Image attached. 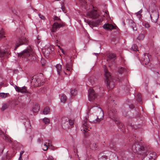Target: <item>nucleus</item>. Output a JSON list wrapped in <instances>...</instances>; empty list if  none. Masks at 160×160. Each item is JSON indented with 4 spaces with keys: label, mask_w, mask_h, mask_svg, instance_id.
<instances>
[{
    "label": "nucleus",
    "mask_w": 160,
    "mask_h": 160,
    "mask_svg": "<svg viewBox=\"0 0 160 160\" xmlns=\"http://www.w3.org/2000/svg\"><path fill=\"white\" fill-rule=\"evenodd\" d=\"M18 56L22 58H28L29 60L31 61L36 59L35 55L32 53V49L29 46H28L26 49L24 50L21 52L18 53Z\"/></svg>",
    "instance_id": "f257e3e1"
},
{
    "label": "nucleus",
    "mask_w": 160,
    "mask_h": 160,
    "mask_svg": "<svg viewBox=\"0 0 160 160\" xmlns=\"http://www.w3.org/2000/svg\"><path fill=\"white\" fill-rule=\"evenodd\" d=\"M104 76L105 77V82L107 88L109 89H112L114 87V82L110 73L106 68H104Z\"/></svg>",
    "instance_id": "f03ea898"
},
{
    "label": "nucleus",
    "mask_w": 160,
    "mask_h": 160,
    "mask_svg": "<svg viewBox=\"0 0 160 160\" xmlns=\"http://www.w3.org/2000/svg\"><path fill=\"white\" fill-rule=\"evenodd\" d=\"M61 123L63 128L67 130L70 126L73 125L74 121L72 120H69L67 117H63L62 118Z\"/></svg>",
    "instance_id": "7ed1b4c3"
},
{
    "label": "nucleus",
    "mask_w": 160,
    "mask_h": 160,
    "mask_svg": "<svg viewBox=\"0 0 160 160\" xmlns=\"http://www.w3.org/2000/svg\"><path fill=\"white\" fill-rule=\"evenodd\" d=\"M108 113L110 118L114 121L115 123H117H117H118L119 122V118L118 117L117 111L115 110L108 108Z\"/></svg>",
    "instance_id": "20e7f679"
},
{
    "label": "nucleus",
    "mask_w": 160,
    "mask_h": 160,
    "mask_svg": "<svg viewBox=\"0 0 160 160\" xmlns=\"http://www.w3.org/2000/svg\"><path fill=\"white\" fill-rule=\"evenodd\" d=\"M156 153L155 152H150L148 151L142 154V160H154Z\"/></svg>",
    "instance_id": "39448f33"
},
{
    "label": "nucleus",
    "mask_w": 160,
    "mask_h": 160,
    "mask_svg": "<svg viewBox=\"0 0 160 160\" xmlns=\"http://www.w3.org/2000/svg\"><path fill=\"white\" fill-rule=\"evenodd\" d=\"M156 153L155 152H150L148 151L142 154V160H154Z\"/></svg>",
    "instance_id": "423d86ee"
},
{
    "label": "nucleus",
    "mask_w": 160,
    "mask_h": 160,
    "mask_svg": "<svg viewBox=\"0 0 160 160\" xmlns=\"http://www.w3.org/2000/svg\"><path fill=\"white\" fill-rule=\"evenodd\" d=\"M28 43V41L26 38H19L16 42L14 50H16L19 46L23 44H27Z\"/></svg>",
    "instance_id": "0eeeda50"
},
{
    "label": "nucleus",
    "mask_w": 160,
    "mask_h": 160,
    "mask_svg": "<svg viewBox=\"0 0 160 160\" xmlns=\"http://www.w3.org/2000/svg\"><path fill=\"white\" fill-rule=\"evenodd\" d=\"M72 65L71 62V61H70L69 62H67L66 64V66L64 68L66 70H64V72L66 75H70L71 72L72 70Z\"/></svg>",
    "instance_id": "6e6552de"
},
{
    "label": "nucleus",
    "mask_w": 160,
    "mask_h": 160,
    "mask_svg": "<svg viewBox=\"0 0 160 160\" xmlns=\"http://www.w3.org/2000/svg\"><path fill=\"white\" fill-rule=\"evenodd\" d=\"M149 61V58L148 54H144L142 55L141 60V62L142 64L144 66H145L148 64Z\"/></svg>",
    "instance_id": "1a4fd4ad"
},
{
    "label": "nucleus",
    "mask_w": 160,
    "mask_h": 160,
    "mask_svg": "<svg viewBox=\"0 0 160 160\" xmlns=\"http://www.w3.org/2000/svg\"><path fill=\"white\" fill-rule=\"evenodd\" d=\"M65 26V24L62 22L61 23H59L58 22H54L52 26V32H55L57 29H58L61 27H63Z\"/></svg>",
    "instance_id": "9d476101"
},
{
    "label": "nucleus",
    "mask_w": 160,
    "mask_h": 160,
    "mask_svg": "<svg viewBox=\"0 0 160 160\" xmlns=\"http://www.w3.org/2000/svg\"><path fill=\"white\" fill-rule=\"evenodd\" d=\"M97 97V95L93 89L91 88L88 90V98L89 101H91L94 100Z\"/></svg>",
    "instance_id": "9b49d317"
},
{
    "label": "nucleus",
    "mask_w": 160,
    "mask_h": 160,
    "mask_svg": "<svg viewBox=\"0 0 160 160\" xmlns=\"http://www.w3.org/2000/svg\"><path fill=\"white\" fill-rule=\"evenodd\" d=\"M87 15L88 17L92 19L96 18L99 16V14L96 10H92L89 11L87 13Z\"/></svg>",
    "instance_id": "f8f14e48"
},
{
    "label": "nucleus",
    "mask_w": 160,
    "mask_h": 160,
    "mask_svg": "<svg viewBox=\"0 0 160 160\" xmlns=\"http://www.w3.org/2000/svg\"><path fill=\"white\" fill-rule=\"evenodd\" d=\"M159 17V14L156 11H153L150 14V18L152 22L156 23Z\"/></svg>",
    "instance_id": "ddd939ff"
},
{
    "label": "nucleus",
    "mask_w": 160,
    "mask_h": 160,
    "mask_svg": "<svg viewBox=\"0 0 160 160\" xmlns=\"http://www.w3.org/2000/svg\"><path fill=\"white\" fill-rule=\"evenodd\" d=\"M87 118H85L84 119V120L83 121V129H82L81 131L83 130L84 132H83L84 133H85V132H88L87 130L88 128V124L87 123Z\"/></svg>",
    "instance_id": "4468645a"
},
{
    "label": "nucleus",
    "mask_w": 160,
    "mask_h": 160,
    "mask_svg": "<svg viewBox=\"0 0 160 160\" xmlns=\"http://www.w3.org/2000/svg\"><path fill=\"white\" fill-rule=\"evenodd\" d=\"M10 53L8 50H2L0 48V58H2L9 55Z\"/></svg>",
    "instance_id": "2eb2a0df"
},
{
    "label": "nucleus",
    "mask_w": 160,
    "mask_h": 160,
    "mask_svg": "<svg viewBox=\"0 0 160 160\" xmlns=\"http://www.w3.org/2000/svg\"><path fill=\"white\" fill-rule=\"evenodd\" d=\"M103 27V28L107 30H111L114 28V27L113 25L109 23L104 24Z\"/></svg>",
    "instance_id": "dca6fc26"
},
{
    "label": "nucleus",
    "mask_w": 160,
    "mask_h": 160,
    "mask_svg": "<svg viewBox=\"0 0 160 160\" xmlns=\"http://www.w3.org/2000/svg\"><path fill=\"white\" fill-rule=\"evenodd\" d=\"M128 23L131 27L132 28L134 31L137 30V28L136 27V24L133 20L132 19H129L128 20Z\"/></svg>",
    "instance_id": "f3484780"
},
{
    "label": "nucleus",
    "mask_w": 160,
    "mask_h": 160,
    "mask_svg": "<svg viewBox=\"0 0 160 160\" xmlns=\"http://www.w3.org/2000/svg\"><path fill=\"white\" fill-rule=\"evenodd\" d=\"M102 21V20L101 19H98L97 22L96 23L94 22H89L88 23V24L90 25V27H96L97 26L99 23H100Z\"/></svg>",
    "instance_id": "a211bd4d"
},
{
    "label": "nucleus",
    "mask_w": 160,
    "mask_h": 160,
    "mask_svg": "<svg viewBox=\"0 0 160 160\" xmlns=\"http://www.w3.org/2000/svg\"><path fill=\"white\" fill-rule=\"evenodd\" d=\"M57 69V72L59 75H60L62 69V66L60 64H58L56 66Z\"/></svg>",
    "instance_id": "6ab92c4d"
},
{
    "label": "nucleus",
    "mask_w": 160,
    "mask_h": 160,
    "mask_svg": "<svg viewBox=\"0 0 160 160\" xmlns=\"http://www.w3.org/2000/svg\"><path fill=\"white\" fill-rule=\"evenodd\" d=\"M118 80L121 82H124L126 83H127L128 82V79L126 77H122L120 79H119V78H118Z\"/></svg>",
    "instance_id": "aec40b11"
},
{
    "label": "nucleus",
    "mask_w": 160,
    "mask_h": 160,
    "mask_svg": "<svg viewBox=\"0 0 160 160\" xmlns=\"http://www.w3.org/2000/svg\"><path fill=\"white\" fill-rule=\"evenodd\" d=\"M39 108L40 107L38 104H36L34 107H33L32 110L34 112H37L39 110Z\"/></svg>",
    "instance_id": "412c9836"
},
{
    "label": "nucleus",
    "mask_w": 160,
    "mask_h": 160,
    "mask_svg": "<svg viewBox=\"0 0 160 160\" xmlns=\"http://www.w3.org/2000/svg\"><path fill=\"white\" fill-rule=\"evenodd\" d=\"M118 125V127L121 129L122 130H123L125 128V127L124 125L122 124V123H121L119 121L118 123H117H117H115Z\"/></svg>",
    "instance_id": "4be33fe9"
},
{
    "label": "nucleus",
    "mask_w": 160,
    "mask_h": 160,
    "mask_svg": "<svg viewBox=\"0 0 160 160\" xmlns=\"http://www.w3.org/2000/svg\"><path fill=\"white\" fill-rule=\"evenodd\" d=\"M67 97L64 94H62L61 97V101L62 102H65L67 100Z\"/></svg>",
    "instance_id": "5701e85b"
},
{
    "label": "nucleus",
    "mask_w": 160,
    "mask_h": 160,
    "mask_svg": "<svg viewBox=\"0 0 160 160\" xmlns=\"http://www.w3.org/2000/svg\"><path fill=\"white\" fill-rule=\"evenodd\" d=\"M2 138L3 139L7 142H12L11 139L5 135L4 134Z\"/></svg>",
    "instance_id": "b1692460"
},
{
    "label": "nucleus",
    "mask_w": 160,
    "mask_h": 160,
    "mask_svg": "<svg viewBox=\"0 0 160 160\" xmlns=\"http://www.w3.org/2000/svg\"><path fill=\"white\" fill-rule=\"evenodd\" d=\"M128 72V70L127 69L123 68H121L118 69V72L120 74H122L123 72Z\"/></svg>",
    "instance_id": "393cba45"
},
{
    "label": "nucleus",
    "mask_w": 160,
    "mask_h": 160,
    "mask_svg": "<svg viewBox=\"0 0 160 160\" xmlns=\"http://www.w3.org/2000/svg\"><path fill=\"white\" fill-rule=\"evenodd\" d=\"M50 112V109L48 107H46L43 110V112L44 114H47Z\"/></svg>",
    "instance_id": "a878e982"
},
{
    "label": "nucleus",
    "mask_w": 160,
    "mask_h": 160,
    "mask_svg": "<svg viewBox=\"0 0 160 160\" xmlns=\"http://www.w3.org/2000/svg\"><path fill=\"white\" fill-rule=\"evenodd\" d=\"M52 47H49L48 48H47L45 50V53H46L47 54H50L52 51Z\"/></svg>",
    "instance_id": "bb28decb"
},
{
    "label": "nucleus",
    "mask_w": 160,
    "mask_h": 160,
    "mask_svg": "<svg viewBox=\"0 0 160 160\" xmlns=\"http://www.w3.org/2000/svg\"><path fill=\"white\" fill-rule=\"evenodd\" d=\"M116 57L115 54L112 53H109L108 54V58L110 59H114Z\"/></svg>",
    "instance_id": "cd10ccee"
},
{
    "label": "nucleus",
    "mask_w": 160,
    "mask_h": 160,
    "mask_svg": "<svg viewBox=\"0 0 160 160\" xmlns=\"http://www.w3.org/2000/svg\"><path fill=\"white\" fill-rule=\"evenodd\" d=\"M20 92L21 93H27L28 91L27 90V88L26 87H23L21 88Z\"/></svg>",
    "instance_id": "c85d7f7f"
},
{
    "label": "nucleus",
    "mask_w": 160,
    "mask_h": 160,
    "mask_svg": "<svg viewBox=\"0 0 160 160\" xmlns=\"http://www.w3.org/2000/svg\"><path fill=\"white\" fill-rule=\"evenodd\" d=\"M98 108L99 109L101 110V111L102 112V118L101 117V118H100L99 119V118L98 117L97 118V121L99 122V121H100L101 119H103V118L104 116V112L101 108Z\"/></svg>",
    "instance_id": "c756f323"
},
{
    "label": "nucleus",
    "mask_w": 160,
    "mask_h": 160,
    "mask_svg": "<svg viewBox=\"0 0 160 160\" xmlns=\"http://www.w3.org/2000/svg\"><path fill=\"white\" fill-rule=\"evenodd\" d=\"M90 148L92 150H95L97 148L96 146V144L95 143L92 144L91 143L90 145Z\"/></svg>",
    "instance_id": "7c9ffc66"
},
{
    "label": "nucleus",
    "mask_w": 160,
    "mask_h": 160,
    "mask_svg": "<svg viewBox=\"0 0 160 160\" xmlns=\"http://www.w3.org/2000/svg\"><path fill=\"white\" fill-rule=\"evenodd\" d=\"M144 37L145 35L144 34H140L138 35L137 38L139 40H142L144 38Z\"/></svg>",
    "instance_id": "2f4dec72"
},
{
    "label": "nucleus",
    "mask_w": 160,
    "mask_h": 160,
    "mask_svg": "<svg viewBox=\"0 0 160 160\" xmlns=\"http://www.w3.org/2000/svg\"><path fill=\"white\" fill-rule=\"evenodd\" d=\"M32 82H34L36 83L37 82V80L36 76H34L32 77L31 78Z\"/></svg>",
    "instance_id": "473e14b6"
},
{
    "label": "nucleus",
    "mask_w": 160,
    "mask_h": 160,
    "mask_svg": "<svg viewBox=\"0 0 160 160\" xmlns=\"http://www.w3.org/2000/svg\"><path fill=\"white\" fill-rule=\"evenodd\" d=\"M8 107V104H4L3 105V106L1 108L2 111H4L5 109H7Z\"/></svg>",
    "instance_id": "72a5a7b5"
},
{
    "label": "nucleus",
    "mask_w": 160,
    "mask_h": 160,
    "mask_svg": "<svg viewBox=\"0 0 160 160\" xmlns=\"http://www.w3.org/2000/svg\"><path fill=\"white\" fill-rule=\"evenodd\" d=\"M142 25L146 28H148L150 27L149 24L148 22H143L142 23Z\"/></svg>",
    "instance_id": "f704fd0d"
},
{
    "label": "nucleus",
    "mask_w": 160,
    "mask_h": 160,
    "mask_svg": "<svg viewBox=\"0 0 160 160\" xmlns=\"http://www.w3.org/2000/svg\"><path fill=\"white\" fill-rule=\"evenodd\" d=\"M43 121L45 124L49 123L50 121V120L46 118H44L43 119Z\"/></svg>",
    "instance_id": "c9c22d12"
},
{
    "label": "nucleus",
    "mask_w": 160,
    "mask_h": 160,
    "mask_svg": "<svg viewBox=\"0 0 160 160\" xmlns=\"http://www.w3.org/2000/svg\"><path fill=\"white\" fill-rule=\"evenodd\" d=\"M131 48L134 51H136L137 50L138 51V50L137 49V46L136 44H133V45H132Z\"/></svg>",
    "instance_id": "e433bc0d"
},
{
    "label": "nucleus",
    "mask_w": 160,
    "mask_h": 160,
    "mask_svg": "<svg viewBox=\"0 0 160 160\" xmlns=\"http://www.w3.org/2000/svg\"><path fill=\"white\" fill-rule=\"evenodd\" d=\"M71 93L72 95L75 96L77 94V90L75 89L72 90L71 91Z\"/></svg>",
    "instance_id": "4c0bfd02"
},
{
    "label": "nucleus",
    "mask_w": 160,
    "mask_h": 160,
    "mask_svg": "<svg viewBox=\"0 0 160 160\" xmlns=\"http://www.w3.org/2000/svg\"><path fill=\"white\" fill-rule=\"evenodd\" d=\"M108 157L106 155L102 156L99 160H107Z\"/></svg>",
    "instance_id": "58836bf2"
},
{
    "label": "nucleus",
    "mask_w": 160,
    "mask_h": 160,
    "mask_svg": "<svg viewBox=\"0 0 160 160\" xmlns=\"http://www.w3.org/2000/svg\"><path fill=\"white\" fill-rule=\"evenodd\" d=\"M15 88L16 90L18 92H20V90H21V88L18 87L16 85H15Z\"/></svg>",
    "instance_id": "ea45409f"
},
{
    "label": "nucleus",
    "mask_w": 160,
    "mask_h": 160,
    "mask_svg": "<svg viewBox=\"0 0 160 160\" xmlns=\"http://www.w3.org/2000/svg\"><path fill=\"white\" fill-rule=\"evenodd\" d=\"M0 96L3 98H5L7 97V93H0Z\"/></svg>",
    "instance_id": "a19ab883"
},
{
    "label": "nucleus",
    "mask_w": 160,
    "mask_h": 160,
    "mask_svg": "<svg viewBox=\"0 0 160 160\" xmlns=\"http://www.w3.org/2000/svg\"><path fill=\"white\" fill-rule=\"evenodd\" d=\"M24 151H22L20 152L19 158L18 160H21L22 158V155L24 153Z\"/></svg>",
    "instance_id": "79ce46f5"
},
{
    "label": "nucleus",
    "mask_w": 160,
    "mask_h": 160,
    "mask_svg": "<svg viewBox=\"0 0 160 160\" xmlns=\"http://www.w3.org/2000/svg\"><path fill=\"white\" fill-rule=\"evenodd\" d=\"M4 149V146L3 145L2 146V148L0 149V156L1 155Z\"/></svg>",
    "instance_id": "37998d69"
},
{
    "label": "nucleus",
    "mask_w": 160,
    "mask_h": 160,
    "mask_svg": "<svg viewBox=\"0 0 160 160\" xmlns=\"http://www.w3.org/2000/svg\"><path fill=\"white\" fill-rule=\"evenodd\" d=\"M38 16H39V18L43 20H45V18L43 15H41V14H39Z\"/></svg>",
    "instance_id": "c03bdc74"
},
{
    "label": "nucleus",
    "mask_w": 160,
    "mask_h": 160,
    "mask_svg": "<svg viewBox=\"0 0 160 160\" xmlns=\"http://www.w3.org/2000/svg\"><path fill=\"white\" fill-rule=\"evenodd\" d=\"M53 19L54 20L61 21V19L55 16H54Z\"/></svg>",
    "instance_id": "a18cd8bd"
},
{
    "label": "nucleus",
    "mask_w": 160,
    "mask_h": 160,
    "mask_svg": "<svg viewBox=\"0 0 160 160\" xmlns=\"http://www.w3.org/2000/svg\"><path fill=\"white\" fill-rule=\"evenodd\" d=\"M137 101L140 104L142 103L141 98H137Z\"/></svg>",
    "instance_id": "49530a36"
},
{
    "label": "nucleus",
    "mask_w": 160,
    "mask_h": 160,
    "mask_svg": "<svg viewBox=\"0 0 160 160\" xmlns=\"http://www.w3.org/2000/svg\"><path fill=\"white\" fill-rule=\"evenodd\" d=\"M142 10H141L140 11H139L137 13V15L138 16H141V13L142 12Z\"/></svg>",
    "instance_id": "de8ad7c7"
},
{
    "label": "nucleus",
    "mask_w": 160,
    "mask_h": 160,
    "mask_svg": "<svg viewBox=\"0 0 160 160\" xmlns=\"http://www.w3.org/2000/svg\"><path fill=\"white\" fill-rule=\"evenodd\" d=\"M136 144H133L132 146V149L133 151V152H137V148H135V150H133V149L134 148H135V146H136Z\"/></svg>",
    "instance_id": "09e8293b"
},
{
    "label": "nucleus",
    "mask_w": 160,
    "mask_h": 160,
    "mask_svg": "<svg viewBox=\"0 0 160 160\" xmlns=\"http://www.w3.org/2000/svg\"><path fill=\"white\" fill-rule=\"evenodd\" d=\"M3 34H4V32L3 31H1L0 32V39L2 38Z\"/></svg>",
    "instance_id": "8fccbe9b"
},
{
    "label": "nucleus",
    "mask_w": 160,
    "mask_h": 160,
    "mask_svg": "<svg viewBox=\"0 0 160 160\" xmlns=\"http://www.w3.org/2000/svg\"><path fill=\"white\" fill-rule=\"evenodd\" d=\"M64 4H62L61 5V8H62V11H63V12H64L65 11V8H64Z\"/></svg>",
    "instance_id": "3c124183"
},
{
    "label": "nucleus",
    "mask_w": 160,
    "mask_h": 160,
    "mask_svg": "<svg viewBox=\"0 0 160 160\" xmlns=\"http://www.w3.org/2000/svg\"><path fill=\"white\" fill-rule=\"evenodd\" d=\"M48 160H54V159L52 156H49L48 158Z\"/></svg>",
    "instance_id": "603ef678"
},
{
    "label": "nucleus",
    "mask_w": 160,
    "mask_h": 160,
    "mask_svg": "<svg viewBox=\"0 0 160 160\" xmlns=\"http://www.w3.org/2000/svg\"><path fill=\"white\" fill-rule=\"evenodd\" d=\"M141 98V95L140 94H138L137 95V98Z\"/></svg>",
    "instance_id": "864d4df0"
},
{
    "label": "nucleus",
    "mask_w": 160,
    "mask_h": 160,
    "mask_svg": "<svg viewBox=\"0 0 160 160\" xmlns=\"http://www.w3.org/2000/svg\"><path fill=\"white\" fill-rule=\"evenodd\" d=\"M4 83L3 82H1L0 83V88L3 85Z\"/></svg>",
    "instance_id": "5fc2aeb1"
},
{
    "label": "nucleus",
    "mask_w": 160,
    "mask_h": 160,
    "mask_svg": "<svg viewBox=\"0 0 160 160\" xmlns=\"http://www.w3.org/2000/svg\"><path fill=\"white\" fill-rule=\"evenodd\" d=\"M41 139L40 138H38L37 139V141L38 142H40L41 141Z\"/></svg>",
    "instance_id": "6e6d98bb"
},
{
    "label": "nucleus",
    "mask_w": 160,
    "mask_h": 160,
    "mask_svg": "<svg viewBox=\"0 0 160 160\" xmlns=\"http://www.w3.org/2000/svg\"><path fill=\"white\" fill-rule=\"evenodd\" d=\"M130 108H131V109H133L134 108V106L133 105H132L131 106V107H130Z\"/></svg>",
    "instance_id": "4d7b16f0"
},
{
    "label": "nucleus",
    "mask_w": 160,
    "mask_h": 160,
    "mask_svg": "<svg viewBox=\"0 0 160 160\" xmlns=\"http://www.w3.org/2000/svg\"><path fill=\"white\" fill-rule=\"evenodd\" d=\"M44 145H45V146H46V147H47V148H48V146H47V145H46V144H44Z\"/></svg>",
    "instance_id": "13d9d810"
},
{
    "label": "nucleus",
    "mask_w": 160,
    "mask_h": 160,
    "mask_svg": "<svg viewBox=\"0 0 160 160\" xmlns=\"http://www.w3.org/2000/svg\"><path fill=\"white\" fill-rule=\"evenodd\" d=\"M144 148L143 147H142L141 148V149H142H142H144Z\"/></svg>",
    "instance_id": "bf43d9fd"
},
{
    "label": "nucleus",
    "mask_w": 160,
    "mask_h": 160,
    "mask_svg": "<svg viewBox=\"0 0 160 160\" xmlns=\"http://www.w3.org/2000/svg\"><path fill=\"white\" fill-rule=\"evenodd\" d=\"M157 73H158V74L159 73L158 72H157Z\"/></svg>",
    "instance_id": "052dcab7"
},
{
    "label": "nucleus",
    "mask_w": 160,
    "mask_h": 160,
    "mask_svg": "<svg viewBox=\"0 0 160 160\" xmlns=\"http://www.w3.org/2000/svg\"><path fill=\"white\" fill-rule=\"evenodd\" d=\"M49 146V143H48Z\"/></svg>",
    "instance_id": "680f3d73"
},
{
    "label": "nucleus",
    "mask_w": 160,
    "mask_h": 160,
    "mask_svg": "<svg viewBox=\"0 0 160 160\" xmlns=\"http://www.w3.org/2000/svg\"><path fill=\"white\" fill-rule=\"evenodd\" d=\"M39 38H38V39L39 40Z\"/></svg>",
    "instance_id": "e2e57ef3"
},
{
    "label": "nucleus",
    "mask_w": 160,
    "mask_h": 160,
    "mask_svg": "<svg viewBox=\"0 0 160 160\" xmlns=\"http://www.w3.org/2000/svg\"><path fill=\"white\" fill-rule=\"evenodd\" d=\"M39 38H38V39L39 40Z\"/></svg>",
    "instance_id": "0e129e2a"
}]
</instances>
